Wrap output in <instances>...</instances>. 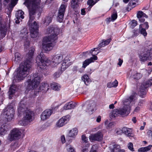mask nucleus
<instances>
[{
    "mask_svg": "<svg viewBox=\"0 0 152 152\" xmlns=\"http://www.w3.org/2000/svg\"><path fill=\"white\" fill-rule=\"evenodd\" d=\"M118 85V82L116 80H115L113 82L108 83L107 84V86L109 88L115 87L117 86Z\"/></svg>",
    "mask_w": 152,
    "mask_h": 152,
    "instance_id": "f704fd0d",
    "label": "nucleus"
},
{
    "mask_svg": "<svg viewBox=\"0 0 152 152\" xmlns=\"http://www.w3.org/2000/svg\"><path fill=\"white\" fill-rule=\"evenodd\" d=\"M24 12L22 10H19L16 13V17L18 19H20L21 18L23 19L24 18Z\"/></svg>",
    "mask_w": 152,
    "mask_h": 152,
    "instance_id": "7c9ffc66",
    "label": "nucleus"
},
{
    "mask_svg": "<svg viewBox=\"0 0 152 152\" xmlns=\"http://www.w3.org/2000/svg\"><path fill=\"white\" fill-rule=\"evenodd\" d=\"M81 79L87 86L88 85L91 81L88 75L86 74L83 76L81 77Z\"/></svg>",
    "mask_w": 152,
    "mask_h": 152,
    "instance_id": "393cba45",
    "label": "nucleus"
},
{
    "mask_svg": "<svg viewBox=\"0 0 152 152\" xmlns=\"http://www.w3.org/2000/svg\"><path fill=\"white\" fill-rule=\"evenodd\" d=\"M137 24V23L136 20H132L130 23V27L133 28Z\"/></svg>",
    "mask_w": 152,
    "mask_h": 152,
    "instance_id": "79ce46f5",
    "label": "nucleus"
},
{
    "mask_svg": "<svg viewBox=\"0 0 152 152\" xmlns=\"http://www.w3.org/2000/svg\"><path fill=\"white\" fill-rule=\"evenodd\" d=\"M28 110L26 102L25 101L22 100L19 104L18 107V113L19 115L23 114V113Z\"/></svg>",
    "mask_w": 152,
    "mask_h": 152,
    "instance_id": "ddd939ff",
    "label": "nucleus"
},
{
    "mask_svg": "<svg viewBox=\"0 0 152 152\" xmlns=\"http://www.w3.org/2000/svg\"><path fill=\"white\" fill-rule=\"evenodd\" d=\"M3 19L2 15L0 14V30L1 34L2 37H4L5 36L6 27L4 25L2 24Z\"/></svg>",
    "mask_w": 152,
    "mask_h": 152,
    "instance_id": "f3484780",
    "label": "nucleus"
},
{
    "mask_svg": "<svg viewBox=\"0 0 152 152\" xmlns=\"http://www.w3.org/2000/svg\"><path fill=\"white\" fill-rule=\"evenodd\" d=\"M146 84L148 86L152 85V77L151 79L149 80L147 82Z\"/></svg>",
    "mask_w": 152,
    "mask_h": 152,
    "instance_id": "3c124183",
    "label": "nucleus"
},
{
    "mask_svg": "<svg viewBox=\"0 0 152 152\" xmlns=\"http://www.w3.org/2000/svg\"><path fill=\"white\" fill-rule=\"evenodd\" d=\"M138 0H131L130 1V3L131 4H132V6H133L136 4V3L138 2Z\"/></svg>",
    "mask_w": 152,
    "mask_h": 152,
    "instance_id": "603ef678",
    "label": "nucleus"
},
{
    "mask_svg": "<svg viewBox=\"0 0 152 152\" xmlns=\"http://www.w3.org/2000/svg\"><path fill=\"white\" fill-rule=\"evenodd\" d=\"M147 133L149 136H151V139L152 140V131L151 130H149L147 132Z\"/></svg>",
    "mask_w": 152,
    "mask_h": 152,
    "instance_id": "69168bd1",
    "label": "nucleus"
},
{
    "mask_svg": "<svg viewBox=\"0 0 152 152\" xmlns=\"http://www.w3.org/2000/svg\"><path fill=\"white\" fill-rule=\"evenodd\" d=\"M35 50V48L34 47H31L26 55V61L24 63H22L20 64L16 76V82H19L23 80L28 74L29 70L31 66V60Z\"/></svg>",
    "mask_w": 152,
    "mask_h": 152,
    "instance_id": "f03ea898",
    "label": "nucleus"
},
{
    "mask_svg": "<svg viewBox=\"0 0 152 152\" xmlns=\"http://www.w3.org/2000/svg\"><path fill=\"white\" fill-rule=\"evenodd\" d=\"M101 117L100 116H98L96 120V121L98 122H99L101 121Z\"/></svg>",
    "mask_w": 152,
    "mask_h": 152,
    "instance_id": "774afa93",
    "label": "nucleus"
},
{
    "mask_svg": "<svg viewBox=\"0 0 152 152\" xmlns=\"http://www.w3.org/2000/svg\"><path fill=\"white\" fill-rule=\"evenodd\" d=\"M137 16L141 22H143L145 21L144 18H147L148 16L143 12L141 11H138L137 13Z\"/></svg>",
    "mask_w": 152,
    "mask_h": 152,
    "instance_id": "6ab92c4d",
    "label": "nucleus"
},
{
    "mask_svg": "<svg viewBox=\"0 0 152 152\" xmlns=\"http://www.w3.org/2000/svg\"><path fill=\"white\" fill-rule=\"evenodd\" d=\"M89 106L90 108H89V111H93L94 110V108L96 106V104L95 102L93 101H90L89 102Z\"/></svg>",
    "mask_w": 152,
    "mask_h": 152,
    "instance_id": "4c0bfd02",
    "label": "nucleus"
},
{
    "mask_svg": "<svg viewBox=\"0 0 152 152\" xmlns=\"http://www.w3.org/2000/svg\"><path fill=\"white\" fill-rule=\"evenodd\" d=\"M40 0H25L23 4L29 9V20L27 24L29 26L31 37L35 38L38 35L39 26L35 21V18L37 8H40Z\"/></svg>",
    "mask_w": 152,
    "mask_h": 152,
    "instance_id": "f257e3e1",
    "label": "nucleus"
},
{
    "mask_svg": "<svg viewBox=\"0 0 152 152\" xmlns=\"http://www.w3.org/2000/svg\"><path fill=\"white\" fill-rule=\"evenodd\" d=\"M15 60L16 61L18 62L20 61L21 59V55L18 52H16L15 53Z\"/></svg>",
    "mask_w": 152,
    "mask_h": 152,
    "instance_id": "58836bf2",
    "label": "nucleus"
},
{
    "mask_svg": "<svg viewBox=\"0 0 152 152\" xmlns=\"http://www.w3.org/2000/svg\"><path fill=\"white\" fill-rule=\"evenodd\" d=\"M67 123V119L66 117H63L57 122L56 125L58 127H61Z\"/></svg>",
    "mask_w": 152,
    "mask_h": 152,
    "instance_id": "412c9836",
    "label": "nucleus"
},
{
    "mask_svg": "<svg viewBox=\"0 0 152 152\" xmlns=\"http://www.w3.org/2000/svg\"><path fill=\"white\" fill-rule=\"evenodd\" d=\"M118 15L117 12H114L111 16L112 21L115 20L117 18Z\"/></svg>",
    "mask_w": 152,
    "mask_h": 152,
    "instance_id": "a18cd8bd",
    "label": "nucleus"
},
{
    "mask_svg": "<svg viewBox=\"0 0 152 152\" xmlns=\"http://www.w3.org/2000/svg\"><path fill=\"white\" fill-rule=\"evenodd\" d=\"M21 134V133L19 129L14 128L12 131L10 135L9 139L10 141L18 140L20 138Z\"/></svg>",
    "mask_w": 152,
    "mask_h": 152,
    "instance_id": "9d476101",
    "label": "nucleus"
},
{
    "mask_svg": "<svg viewBox=\"0 0 152 152\" xmlns=\"http://www.w3.org/2000/svg\"><path fill=\"white\" fill-rule=\"evenodd\" d=\"M96 49H97V48H94L93 50H91L90 52L93 55V57L85 60L83 64L82 67L84 68L88 65L90 63L94 62L97 59V57L95 55V53H94L93 52L96 50Z\"/></svg>",
    "mask_w": 152,
    "mask_h": 152,
    "instance_id": "9b49d317",
    "label": "nucleus"
},
{
    "mask_svg": "<svg viewBox=\"0 0 152 152\" xmlns=\"http://www.w3.org/2000/svg\"><path fill=\"white\" fill-rule=\"evenodd\" d=\"M50 86L51 88L55 91H58L60 88L59 85L55 83L51 84Z\"/></svg>",
    "mask_w": 152,
    "mask_h": 152,
    "instance_id": "473e14b6",
    "label": "nucleus"
},
{
    "mask_svg": "<svg viewBox=\"0 0 152 152\" xmlns=\"http://www.w3.org/2000/svg\"><path fill=\"white\" fill-rule=\"evenodd\" d=\"M140 25H142V27L145 29H148L149 28L148 23L146 22H145L143 24H140Z\"/></svg>",
    "mask_w": 152,
    "mask_h": 152,
    "instance_id": "09e8293b",
    "label": "nucleus"
},
{
    "mask_svg": "<svg viewBox=\"0 0 152 152\" xmlns=\"http://www.w3.org/2000/svg\"><path fill=\"white\" fill-rule=\"evenodd\" d=\"M151 54L149 51H146L141 53L140 55V58L142 62H144L148 60H149L150 58L151 57Z\"/></svg>",
    "mask_w": 152,
    "mask_h": 152,
    "instance_id": "4468645a",
    "label": "nucleus"
},
{
    "mask_svg": "<svg viewBox=\"0 0 152 152\" xmlns=\"http://www.w3.org/2000/svg\"><path fill=\"white\" fill-rule=\"evenodd\" d=\"M14 109L11 106H8L7 110L4 113V115L8 121H11L14 117Z\"/></svg>",
    "mask_w": 152,
    "mask_h": 152,
    "instance_id": "1a4fd4ad",
    "label": "nucleus"
},
{
    "mask_svg": "<svg viewBox=\"0 0 152 152\" xmlns=\"http://www.w3.org/2000/svg\"><path fill=\"white\" fill-rule=\"evenodd\" d=\"M105 45H105L104 42L103 41L101 43L99 44V46L100 47H104Z\"/></svg>",
    "mask_w": 152,
    "mask_h": 152,
    "instance_id": "0e129e2a",
    "label": "nucleus"
},
{
    "mask_svg": "<svg viewBox=\"0 0 152 152\" xmlns=\"http://www.w3.org/2000/svg\"><path fill=\"white\" fill-rule=\"evenodd\" d=\"M69 61L65 58L63 60L62 64L61 70V71H64L69 66L68 63Z\"/></svg>",
    "mask_w": 152,
    "mask_h": 152,
    "instance_id": "a878e982",
    "label": "nucleus"
},
{
    "mask_svg": "<svg viewBox=\"0 0 152 152\" xmlns=\"http://www.w3.org/2000/svg\"><path fill=\"white\" fill-rule=\"evenodd\" d=\"M99 0H96L95 2H94L92 0H89L87 1V4L89 6H93Z\"/></svg>",
    "mask_w": 152,
    "mask_h": 152,
    "instance_id": "37998d69",
    "label": "nucleus"
},
{
    "mask_svg": "<svg viewBox=\"0 0 152 152\" xmlns=\"http://www.w3.org/2000/svg\"><path fill=\"white\" fill-rule=\"evenodd\" d=\"M18 0H4V4L5 6L7 4L11 1L10 6L13 7L16 4Z\"/></svg>",
    "mask_w": 152,
    "mask_h": 152,
    "instance_id": "bb28decb",
    "label": "nucleus"
},
{
    "mask_svg": "<svg viewBox=\"0 0 152 152\" xmlns=\"http://www.w3.org/2000/svg\"><path fill=\"white\" fill-rule=\"evenodd\" d=\"M89 143H87L86 144H83V147L82 152H88V149L89 147Z\"/></svg>",
    "mask_w": 152,
    "mask_h": 152,
    "instance_id": "a19ab883",
    "label": "nucleus"
},
{
    "mask_svg": "<svg viewBox=\"0 0 152 152\" xmlns=\"http://www.w3.org/2000/svg\"><path fill=\"white\" fill-rule=\"evenodd\" d=\"M142 77V75L140 73H137L133 75V77L134 79L138 80L140 79Z\"/></svg>",
    "mask_w": 152,
    "mask_h": 152,
    "instance_id": "ea45409f",
    "label": "nucleus"
},
{
    "mask_svg": "<svg viewBox=\"0 0 152 152\" xmlns=\"http://www.w3.org/2000/svg\"><path fill=\"white\" fill-rule=\"evenodd\" d=\"M9 129L7 125L6 124H2L0 128V135L4 134Z\"/></svg>",
    "mask_w": 152,
    "mask_h": 152,
    "instance_id": "5701e85b",
    "label": "nucleus"
},
{
    "mask_svg": "<svg viewBox=\"0 0 152 152\" xmlns=\"http://www.w3.org/2000/svg\"><path fill=\"white\" fill-rule=\"evenodd\" d=\"M122 132L123 133L129 137H133L134 136L131 129L124 127L122 128Z\"/></svg>",
    "mask_w": 152,
    "mask_h": 152,
    "instance_id": "aec40b11",
    "label": "nucleus"
},
{
    "mask_svg": "<svg viewBox=\"0 0 152 152\" xmlns=\"http://www.w3.org/2000/svg\"><path fill=\"white\" fill-rule=\"evenodd\" d=\"M17 86L15 85H12L10 87L9 93V95H12L16 91L17 89Z\"/></svg>",
    "mask_w": 152,
    "mask_h": 152,
    "instance_id": "c85d7f7f",
    "label": "nucleus"
},
{
    "mask_svg": "<svg viewBox=\"0 0 152 152\" xmlns=\"http://www.w3.org/2000/svg\"><path fill=\"white\" fill-rule=\"evenodd\" d=\"M76 106V104L72 102L66 103L64 106L63 108L64 110H70L74 109Z\"/></svg>",
    "mask_w": 152,
    "mask_h": 152,
    "instance_id": "4be33fe9",
    "label": "nucleus"
},
{
    "mask_svg": "<svg viewBox=\"0 0 152 152\" xmlns=\"http://www.w3.org/2000/svg\"><path fill=\"white\" fill-rule=\"evenodd\" d=\"M41 77L40 74L37 73L31 76L30 79L27 81V89L28 90L34 89L36 92H47L49 89L48 84L42 83L39 86Z\"/></svg>",
    "mask_w": 152,
    "mask_h": 152,
    "instance_id": "7ed1b4c3",
    "label": "nucleus"
},
{
    "mask_svg": "<svg viewBox=\"0 0 152 152\" xmlns=\"http://www.w3.org/2000/svg\"><path fill=\"white\" fill-rule=\"evenodd\" d=\"M152 147V145H149L148 146L140 148L138 150V152H146L150 150Z\"/></svg>",
    "mask_w": 152,
    "mask_h": 152,
    "instance_id": "c756f323",
    "label": "nucleus"
},
{
    "mask_svg": "<svg viewBox=\"0 0 152 152\" xmlns=\"http://www.w3.org/2000/svg\"><path fill=\"white\" fill-rule=\"evenodd\" d=\"M30 43L29 40L28 39H26V41L25 42L24 46L25 48L27 49L29 47Z\"/></svg>",
    "mask_w": 152,
    "mask_h": 152,
    "instance_id": "de8ad7c7",
    "label": "nucleus"
},
{
    "mask_svg": "<svg viewBox=\"0 0 152 152\" xmlns=\"http://www.w3.org/2000/svg\"><path fill=\"white\" fill-rule=\"evenodd\" d=\"M36 60L38 68L44 71L43 72L45 74L44 71L47 69L48 65L49 64L50 61L46 57L42 52L37 56Z\"/></svg>",
    "mask_w": 152,
    "mask_h": 152,
    "instance_id": "423d86ee",
    "label": "nucleus"
},
{
    "mask_svg": "<svg viewBox=\"0 0 152 152\" xmlns=\"http://www.w3.org/2000/svg\"><path fill=\"white\" fill-rule=\"evenodd\" d=\"M63 59V56L61 54H58L54 56L52 59L51 64L53 67L56 66L61 62Z\"/></svg>",
    "mask_w": 152,
    "mask_h": 152,
    "instance_id": "f8f14e48",
    "label": "nucleus"
},
{
    "mask_svg": "<svg viewBox=\"0 0 152 152\" xmlns=\"http://www.w3.org/2000/svg\"><path fill=\"white\" fill-rule=\"evenodd\" d=\"M119 62L118 63V65L121 66L123 62V61L121 58H119L118 59Z\"/></svg>",
    "mask_w": 152,
    "mask_h": 152,
    "instance_id": "680f3d73",
    "label": "nucleus"
},
{
    "mask_svg": "<svg viewBox=\"0 0 152 152\" xmlns=\"http://www.w3.org/2000/svg\"><path fill=\"white\" fill-rule=\"evenodd\" d=\"M79 0H72L71 6L72 8L76 9L79 6Z\"/></svg>",
    "mask_w": 152,
    "mask_h": 152,
    "instance_id": "cd10ccee",
    "label": "nucleus"
},
{
    "mask_svg": "<svg viewBox=\"0 0 152 152\" xmlns=\"http://www.w3.org/2000/svg\"><path fill=\"white\" fill-rule=\"evenodd\" d=\"M114 126V124L113 122H111L108 125V128L110 129L111 128H112Z\"/></svg>",
    "mask_w": 152,
    "mask_h": 152,
    "instance_id": "13d9d810",
    "label": "nucleus"
},
{
    "mask_svg": "<svg viewBox=\"0 0 152 152\" xmlns=\"http://www.w3.org/2000/svg\"><path fill=\"white\" fill-rule=\"evenodd\" d=\"M111 40V39H109L107 40L103 41L104 42L105 45H108L109 43L110 42Z\"/></svg>",
    "mask_w": 152,
    "mask_h": 152,
    "instance_id": "864d4df0",
    "label": "nucleus"
},
{
    "mask_svg": "<svg viewBox=\"0 0 152 152\" xmlns=\"http://www.w3.org/2000/svg\"><path fill=\"white\" fill-rule=\"evenodd\" d=\"M136 99L135 95H131L129 98L126 99L124 102V106L123 108L118 109L119 116H122L127 115L130 110V104Z\"/></svg>",
    "mask_w": 152,
    "mask_h": 152,
    "instance_id": "39448f33",
    "label": "nucleus"
},
{
    "mask_svg": "<svg viewBox=\"0 0 152 152\" xmlns=\"http://www.w3.org/2000/svg\"><path fill=\"white\" fill-rule=\"evenodd\" d=\"M78 132L77 129L75 128L70 130L68 134V136L70 137H74L77 134Z\"/></svg>",
    "mask_w": 152,
    "mask_h": 152,
    "instance_id": "b1692460",
    "label": "nucleus"
},
{
    "mask_svg": "<svg viewBox=\"0 0 152 152\" xmlns=\"http://www.w3.org/2000/svg\"><path fill=\"white\" fill-rule=\"evenodd\" d=\"M146 29L142 27V25H140L139 30L140 33L144 36H146L147 35V33L146 31Z\"/></svg>",
    "mask_w": 152,
    "mask_h": 152,
    "instance_id": "2f4dec72",
    "label": "nucleus"
},
{
    "mask_svg": "<svg viewBox=\"0 0 152 152\" xmlns=\"http://www.w3.org/2000/svg\"><path fill=\"white\" fill-rule=\"evenodd\" d=\"M146 88L144 86H141L140 88V90L139 91V94L141 96H143V95H145L146 94Z\"/></svg>",
    "mask_w": 152,
    "mask_h": 152,
    "instance_id": "72a5a7b5",
    "label": "nucleus"
},
{
    "mask_svg": "<svg viewBox=\"0 0 152 152\" xmlns=\"http://www.w3.org/2000/svg\"><path fill=\"white\" fill-rule=\"evenodd\" d=\"M128 148L129 149L132 151H134L133 148V144L132 143L130 142L129 143L128 145Z\"/></svg>",
    "mask_w": 152,
    "mask_h": 152,
    "instance_id": "8fccbe9b",
    "label": "nucleus"
},
{
    "mask_svg": "<svg viewBox=\"0 0 152 152\" xmlns=\"http://www.w3.org/2000/svg\"><path fill=\"white\" fill-rule=\"evenodd\" d=\"M67 6V4L64 3L61 4L59 10L57 17V20L60 23L62 22L63 20L64 15Z\"/></svg>",
    "mask_w": 152,
    "mask_h": 152,
    "instance_id": "6e6552de",
    "label": "nucleus"
},
{
    "mask_svg": "<svg viewBox=\"0 0 152 152\" xmlns=\"http://www.w3.org/2000/svg\"><path fill=\"white\" fill-rule=\"evenodd\" d=\"M68 151L69 152H75L74 148L72 147H70L69 148V149L68 150Z\"/></svg>",
    "mask_w": 152,
    "mask_h": 152,
    "instance_id": "bf43d9fd",
    "label": "nucleus"
},
{
    "mask_svg": "<svg viewBox=\"0 0 152 152\" xmlns=\"http://www.w3.org/2000/svg\"><path fill=\"white\" fill-rule=\"evenodd\" d=\"M26 112V115L23 118V119L19 122L22 125L25 126L28 123L32 121V118L34 115L33 112L29 110H28Z\"/></svg>",
    "mask_w": 152,
    "mask_h": 152,
    "instance_id": "0eeeda50",
    "label": "nucleus"
},
{
    "mask_svg": "<svg viewBox=\"0 0 152 152\" xmlns=\"http://www.w3.org/2000/svg\"><path fill=\"white\" fill-rule=\"evenodd\" d=\"M52 20V17L48 16L46 17L44 20L43 22L44 23H46V25H48L51 22Z\"/></svg>",
    "mask_w": 152,
    "mask_h": 152,
    "instance_id": "c9c22d12",
    "label": "nucleus"
},
{
    "mask_svg": "<svg viewBox=\"0 0 152 152\" xmlns=\"http://www.w3.org/2000/svg\"><path fill=\"white\" fill-rule=\"evenodd\" d=\"M97 146L96 145H93L90 152H97Z\"/></svg>",
    "mask_w": 152,
    "mask_h": 152,
    "instance_id": "49530a36",
    "label": "nucleus"
},
{
    "mask_svg": "<svg viewBox=\"0 0 152 152\" xmlns=\"http://www.w3.org/2000/svg\"><path fill=\"white\" fill-rule=\"evenodd\" d=\"M103 134L101 131H99L96 134H91L89 137L91 141L101 140L103 137Z\"/></svg>",
    "mask_w": 152,
    "mask_h": 152,
    "instance_id": "2eb2a0df",
    "label": "nucleus"
},
{
    "mask_svg": "<svg viewBox=\"0 0 152 152\" xmlns=\"http://www.w3.org/2000/svg\"><path fill=\"white\" fill-rule=\"evenodd\" d=\"M82 140L83 141H84L83 144H86L88 143V139L86 137L85 135H83L82 136Z\"/></svg>",
    "mask_w": 152,
    "mask_h": 152,
    "instance_id": "c03bdc74",
    "label": "nucleus"
},
{
    "mask_svg": "<svg viewBox=\"0 0 152 152\" xmlns=\"http://www.w3.org/2000/svg\"><path fill=\"white\" fill-rule=\"evenodd\" d=\"M51 110L47 109L44 111L41 115L40 118L42 120L45 121L48 118L51 114Z\"/></svg>",
    "mask_w": 152,
    "mask_h": 152,
    "instance_id": "dca6fc26",
    "label": "nucleus"
},
{
    "mask_svg": "<svg viewBox=\"0 0 152 152\" xmlns=\"http://www.w3.org/2000/svg\"><path fill=\"white\" fill-rule=\"evenodd\" d=\"M60 75L59 72H57L54 74V76L56 78H58L59 77Z\"/></svg>",
    "mask_w": 152,
    "mask_h": 152,
    "instance_id": "4d7b16f0",
    "label": "nucleus"
},
{
    "mask_svg": "<svg viewBox=\"0 0 152 152\" xmlns=\"http://www.w3.org/2000/svg\"><path fill=\"white\" fill-rule=\"evenodd\" d=\"M144 103V101L142 100H141L139 101L138 104V105L142 106L143 105Z\"/></svg>",
    "mask_w": 152,
    "mask_h": 152,
    "instance_id": "052dcab7",
    "label": "nucleus"
},
{
    "mask_svg": "<svg viewBox=\"0 0 152 152\" xmlns=\"http://www.w3.org/2000/svg\"><path fill=\"white\" fill-rule=\"evenodd\" d=\"M122 133H123V132H122V128L121 129H119L116 132V133L118 135H121L122 134Z\"/></svg>",
    "mask_w": 152,
    "mask_h": 152,
    "instance_id": "6e6d98bb",
    "label": "nucleus"
},
{
    "mask_svg": "<svg viewBox=\"0 0 152 152\" xmlns=\"http://www.w3.org/2000/svg\"><path fill=\"white\" fill-rule=\"evenodd\" d=\"M59 31L58 28H55L53 26L48 28L46 30V34H50V36L44 37L42 40V47L46 51H50L51 50L55 45L54 41L57 39V35Z\"/></svg>",
    "mask_w": 152,
    "mask_h": 152,
    "instance_id": "20e7f679",
    "label": "nucleus"
},
{
    "mask_svg": "<svg viewBox=\"0 0 152 152\" xmlns=\"http://www.w3.org/2000/svg\"><path fill=\"white\" fill-rule=\"evenodd\" d=\"M119 116L118 112V109H114L111 113V117L112 118H115Z\"/></svg>",
    "mask_w": 152,
    "mask_h": 152,
    "instance_id": "e433bc0d",
    "label": "nucleus"
},
{
    "mask_svg": "<svg viewBox=\"0 0 152 152\" xmlns=\"http://www.w3.org/2000/svg\"><path fill=\"white\" fill-rule=\"evenodd\" d=\"M139 32V31L137 30H134L133 31V36H137L138 35Z\"/></svg>",
    "mask_w": 152,
    "mask_h": 152,
    "instance_id": "5fc2aeb1",
    "label": "nucleus"
},
{
    "mask_svg": "<svg viewBox=\"0 0 152 152\" xmlns=\"http://www.w3.org/2000/svg\"><path fill=\"white\" fill-rule=\"evenodd\" d=\"M61 141L63 143H65V138L64 135H62L61 136Z\"/></svg>",
    "mask_w": 152,
    "mask_h": 152,
    "instance_id": "e2e57ef3",
    "label": "nucleus"
},
{
    "mask_svg": "<svg viewBox=\"0 0 152 152\" xmlns=\"http://www.w3.org/2000/svg\"><path fill=\"white\" fill-rule=\"evenodd\" d=\"M85 9H82L81 10V14L82 15H85Z\"/></svg>",
    "mask_w": 152,
    "mask_h": 152,
    "instance_id": "338daca9",
    "label": "nucleus"
},
{
    "mask_svg": "<svg viewBox=\"0 0 152 152\" xmlns=\"http://www.w3.org/2000/svg\"><path fill=\"white\" fill-rule=\"evenodd\" d=\"M109 148L110 152H119L121 149L120 146L115 143L110 144Z\"/></svg>",
    "mask_w": 152,
    "mask_h": 152,
    "instance_id": "a211bd4d",
    "label": "nucleus"
}]
</instances>
